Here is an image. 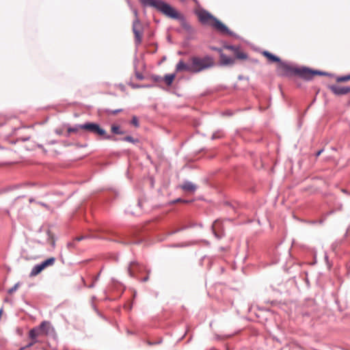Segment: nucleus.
Wrapping results in <instances>:
<instances>
[{"label": "nucleus", "mask_w": 350, "mask_h": 350, "mask_svg": "<svg viewBox=\"0 0 350 350\" xmlns=\"http://www.w3.org/2000/svg\"><path fill=\"white\" fill-rule=\"evenodd\" d=\"M215 65L213 57L205 55L204 57L193 55L189 58L187 63L180 59L176 65V72H187L196 74L208 70Z\"/></svg>", "instance_id": "1"}, {"label": "nucleus", "mask_w": 350, "mask_h": 350, "mask_svg": "<svg viewBox=\"0 0 350 350\" xmlns=\"http://www.w3.org/2000/svg\"><path fill=\"white\" fill-rule=\"evenodd\" d=\"M276 71L279 75L282 77L297 75L307 81L312 79L315 75L325 76L328 75L325 72L314 70L307 67L293 66L284 62H281L278 64Z\"/></svg>", "instance_id": "2"}, {"label": "nucleus", "mask_w": 350, "mask_h": 350, "mask_svg": "<svg viewBox=\"0 0 350 350\" xmlns=\"http://www.w3.org/2000/svg\"><path fill=\"white\" fill-rule=\"evenodd\" d=\"M145 6H150L157 9L158 11L173 19H177L182 21V25L185 29H190V25L185 21L183 15L178 12L170 4L162 0H139Z\"/></svg>", "instance_id": "3"}, {"label": "nucleus", "mask_w": 350, "mask_h": 350, "mask_svg": "<svg viewBox=\"0 0 350 350\" xmlns=\"http://www.w3.org/2000/svg\"><path fill=\"white\" fill-rule=\"evenodd\" d=\"M198 21L203 25L210 26L222 34L232 36L233 33L219 20L204 9L195 12Z\"/></svg>", "instance_id": "4"}, {"label": "nucleus", "mask_w": 350, "mask_h": 350, "mask_svg": "<svg viewBox=\"0 0 350 350\" xmlns=\"http://www.w3.org/2000/svg\"><path fill=\"white\" fill-rule=\"evenodd\" d=\"M83 131L99 136L105 139H113V137L107 135L106 131L95 122H87L83 124Z\"/></svg>", "instance_id": "5"}, {"label": "nucleus", "mask_w": 350, "mask_h": 350, "mask_svg": "<svg viewBox=\"0 0 350 350\" xmlns=\"http://www.w3.org/2000/svg\"><path fill=\"white\" fill-rule=\"evenodd\" d=\"M135 19L133 22L132 30L135 36V42L136 45H139L142 41L143 27L142 23L137 17V12L134 11Z\"/></svg>", "instance_id": "6"}, {"label": "nucleus", "mask_w": 350, "mask_h": 350, "mask_svg": "<svg viewBox=\"0 0 350 350\" xmlns=\"http://www.w3.org/2000/svg\"><path fill=\"white\" fill-rule=\"evenodd\" d=\"M143 270H146V267L136 261L131 262L127 269L129 275L132 278L135 277L137 272H142Z\"/></svg>", "instance_id": "7"}, {"label": "nucleus", "mask_w": 350, "mask_h": 350, "mask_svg": "<svg viewBox=\"0 0 350 350\" xmlns=\"http://www.w3.org/2000/svg\"><path fill=\"white\" fill-rule=\"evenodd\" d=\"M212 230L215 236L217 239H221L224 236V233L223 232V222L221 220H215L212 225Z\"/></svg>", "instance_id": "8"}, {"label": "nucleus", "mask_w": 350, "mask_h": 350, "mask_svg": "<svg viewBox=\"0 0 350 350\" xmlns=\"http://www.w3.org/2000/svg\"><path fill=\"white\" fill-rule=\"evenodd\" d=\"M329 88L335 95L337 96L345 95L350 92V86L332 85Z\"/></svg>", "instance_id": "9"}, {"label": "nucleus", "mask_w": 350, "mask_h": 350, "mask_svg": "<svg viewBox=\"0 0 350 350\" xmlns=\"http://www.w3.org/2000/svg\"><path fill=\"white\" fill-rule=\"evenodd\" d=\"M226 48L227 49L232 51L233 53L234 54L235 57L237 59H246L247 58V55L245 53L241 51L239 46H234V45H229V46H226Z\"/></svg>", "instance_id": "10"}, {"label": "nucleus", "mask_w": 350, "mask_h": 350, "mask_svg": "<svg viewBox=\"0 0 350 350\" xmlns=\"http://www.w3.org/2000/svg\"><path fill=\"white\" fill-rule=\"evenodd\" d=\"M41 336L44 335L36 327L31 329L29 332V338L31 340H33V342H38V338Z\"/></svg>", "instance_id": "11"}, {"label": "nucleus", "mask_w": 350, "mask_h": 350, "mask_svg": "<svg viewBox=\"0 0 350 350\" xmlns=\"http://www.w3.org/2000/svg\"><path fill=\"white\" fill-rule=\"evenodd\" d=\"M235 63V59L225 55L223 53H220V64L222 66H232Z\"/></svg>", "instance_id": "12"}, {"label": "nucleus", "mask_w": 350, "mask_h": 350, "mask_svg": "<svg viewBox=\"0 0 350 350\" xmlns=\"http://www.w3.org/2000/svg\"><path fill=\"white\" fill-rule=\"evenodd\" d=\"M262 55L265 56L270 63L277 62L278 64L282 62L280 58L267 51L262 52Z\"/></svg>", "instance_id": "13"}, {"label": "nucleus", "mask_w": 350, "mask_h": 350, "mask_svg": "<svg viewBox=\"0 0 350 350\" xmlns=\"http://www.w3.org/2000/svg\"><path fill=\"white\" fill-rule=\"evenodd\" d=\"M44 336H46L49 334V329L51 328V323L49 321H44L40 325L36 326Z\"/></svg>", "instance_id": "14"}, {"label": "nucleus", "mask_w": 350, "mask_h": 350, "mask_svg": "<svg viewBox=\"0 0 350 350\" xmlns=\"http://www.w3.org/2000/svg\"><path fill=\"white\" fill-rule=\"evenodd\" d=\"M180 188L185 191L192 193L194 192L197 189L196 186L189 181L184 182L183 184L180 186Z\"/></svg>", "instance_id": "15"}, {"label": "nucleus", "mask_w": 350, "mask_h": 350, "mask_svg": "<svg viewBox=\"0 0 350 350\" xmlns=\"http://www.w3.org/2000/svg\"><path fill=\"white\" fill-rule=\"evenodd\" d=\"M42 270V265L40 264L36 265L31 269L29 276L30 277H35L37 275H38Z\"/></svg>", "instance_id": "16"}, {"label": "nucleus", "mask_w": 350, "mask_h": 350, "mask_svg": "<svg viewBox=\"0 0 350 350\" xmlns=\"http://www.w3.org/2000/svg\"><path fill=\"white\" fill-rule=\"evenodd\" d=\"M83 124H75L74 126L68 127L67 129L68 135L72 133H77L80 130L83 131Z\"/></svg>", "instance_id": "17"}, {"label": "nucleus", "mask_w": 350, "mask_h": 350, "mask_svg": "<svg viewBox=\"0 0 350 350\" xmlns=\"http://www.w3.org/2000/svg\"><path fill=\"white\" fill-rule=\"evenodd\" d=\"M55 260H56L55 258L51 257V258L45 260L44 261L42 262L40 264L41 265H42V269H44L45 268H46L48 267L53 266L55 264Z\"/></svg>", "instance_id": "18"}, {"label": "nucleus", "mask_w": 350, "mask_h": 350, "mask_svg": "<svg viewBox=\"0 0 350 350\" xmlns=\"http://www.w3.org/2000/svg\"><path fill=\"white\" fill-rule=\"evenodd\" d=\"M175 77H176V74H174H174H168V75H165L163 80H164L165 83L167 84V85L170 86L172 84L173 81L175 79Z\"/></svg>", "instance_id": "19"}, {"label": "nucleus", "mask_w": 350, "mask_h": 350, "mask_svg": "<svg viewBox=\"0 0 350 350\" xmlns=\"http://www.w3.org/2000/svg\"><path fill=\"white\" fill-rule=\"evenodd\" d=\"M111 132L117 135H122L124 133L123 131L120 129V127L118 125L113 124L111 127Z\"/></svg>", "instance_id": "20"}, {"label": "nucleus", "mask_w": 350, "mask_h": 350, "mask_svg": "<svg viewBox=\"0 0 350 350\" xmlns=\"http://www.w3.org/2000/svg\"><path fill=\"white\" fill-rule=\"evenodd\" d=\"M122 141H125V142H131V143H133V144H136V143L139 142V139H134L131 136H126L124 138H122Z\"/></svg>", "instance_id": "21"}, {"label": "nucleus", "mask_w": 350, "mask_h": 350, "mask_svg": "<svg viewBox=\"0 0 350 350\" xmlns=\"http://www.w3.org/2000/svg\"><path fill=\"white\" fill-rule=\"evenodd\" d=\"M350 80V74L345 76L338 77L336 79L337 82H346Z\"/></svg>", "instance_id": "22"}, {"label": "nucleus", "mask_w": 350, "mask_h": 350, "mask_svg": "<svg viewBox=\"0 0 350 350\" xmlns=\"http://www.w3.org/2000/svg\"><path fill=\"white\" fill-rule=\"evenodd\" d=\"M19 286H20V283L19 282L15 284L14 286H12L10 289H8V293L9 294H12L14 292L17 291V289L18 288Z\"/></svg>", "instance_id": "23"}, {"label": "nucleus", "mask_w": 350, "mask_h": 350, "mask_svg": "<svg viewBox=\"0 0 350 350\" xmlns=\"http://www.w3.org/2000/svg\"><path fill=\"white\" fill-rule=\"evenodd\" d=\"M115 236H117L118 237V239L117 240L118 242L122 243L123 244H129L131 242L129 241L126 240L123 237L119 236L118 234H114Z\"/></svg>", "instance_id": "24"}, {"label": "nucleus", "mask_w": 350, "mask_h": 350, "mask_svg": "<svg viewBox=\"0 0 350 350\" xmlns=\"http://www.w3.org/2000/svg\"><path fill=\"white\" fill-rule=\"evenodd\" d=\"M121 111H122V109H118L116 110L106 109V113L111 115H116Z\"/></svg>", "instance_id": "25"}, {"label": "nucleus", "mask_w": 350, "mask_h": 350, "mask_svg": "<svg viewBox=\"0 0 350 350\" xmlns=\"http://www.w3.org/2000/svg\"><path fill=\"white\" fill-rule=\"evenodd\" d=\"M223 137V133L221 131L214 133L211 137L212 139H219Z\"/></svg>", "instance_id": "26"}, {"label": "nucleus", "mask_w": 350, "mask_h": 350, "mask_svg": "<svg viewBox=\"0 0 350 350\" xmlns=\"http://www.w3.org/2000/svg\"><path fill=\"white\" fill-rule=\"evenodd\" d=\"M196 226V224H191V225H190L189 226H184V227H183V228H180L176 229V230H174V231H172L170 234H172L176 233V232H179V231H181V230H183L187 229V228H189V227H193V226Z\"/></svg>", "instance_id": "27"}, {"label": "nucleus", "mask_w": 350, "mask_h": 350, "mask_svg": "<svg viewBox=\"0 0 350 350\" xmlns=\"http://www.w3.org/2000/svg\"><path fill=\"white\" fill-rule=\"evenodd\" d=\"M162 342V339L161 338H159V340H155V341H150V340H148L147 341V344L150 346L151 345H159Z\"/></svg>", "instance_id": "28"}, {"label": "nucleus", "mask_w": 350, "mask_h": 350, "mask_svg": "<svg viewBox=\"0 0 350 350\" xmlns=\"http://www.w3.org/2000/svg\"><path fill=\"white\" fill-rule=\"evenodd\" d=\"M131 124H133L135 127L139 126V121L136 116H133L131 120Z\"/></svg>", "instance_id": "29"}, {"label": "nucleus", "mask_w": 350, "mask_h": 350, "mask_svg": "<svg viewBox=\"0 0 350 350\" xmlns=\"http://www.w3.org/2000/svg\"><path fill=\"white\" fill-rule=\"evenodd\" d=\"M151 79L153 80V81L157 82V83L161 82L163 80V79L160 76H158V75H152L151 77Z\"/></svg>", "instance_id": "30"}, {"label": "nucleus", "mask_w": 350, "mask_h": 350, "mask_svg": "<svg viewBox=\"0 0 350 350\" xmlns=\"http://www.w3.org/2000/svg\"><path fill=\"white\" fill-rule=\"evenodd\" d=\"M145 271L147 272V275L146 277H144V278L141 279V281L143 282H147L149 280L148 275H149V273L150 272V271L147 269Z\"/></svg>", "instance_id": "31"}, {"label": "nucleus", "mask_w": 350, "mask_h": 350, "mask_svg": "<svg viewBox=\"0 0 350 350\" xmlns=\"http://www.w3.org/2000/svg\"><path fill=\"white\" fill-rule=\"evenodd\" d=\"M36 342H33V340H31V342L27 344L25 347L21 348L19 350H23L27 348H29L32 347L33 345H35Z\"/></svg>", "instance_id": "32"}, {"label": "nucleus", "mask_w": 350, "mask_h": 350, "mask_svg": "<svg viewBox=\"0 0 350 350\" xmlns=\"http://www.w3.org/2000/svg\"><path fill=\"white\" fill-rule=\"evenodd\" d=\"M136 77L139 80H142L144 79V76L141 73H139V72L136 73Z\"/></svg>", "instance_id": "33"}, {"label": "nucleus", "mask_w": 350, "mask_h": 350, "mask_svg": "<svg viewBox=\"0 0 350 350\" xmlns=\"http://www.w3.org/2000/svg\"><path fill=\"white\" fill-rule=\"evenodd\" d=\"M38 204H39L40 205H41L42 206H43V207H45V208H49V206H48L46 204L44 203V202H38Z\"/></svg>", "instance_id": "34"}, {"label": "nucleus", "mask_w": 350, "mask_h": 350, "mask_svg": "<svg viewBox=\"0 0 350 350\" xmlns=\"http://www.w3.org/2000/svg\"><path fill=\"white\" fill-rule=\"evenodd\" d=\"M323 151V149H322V150H319V151L316 153V157H319V156L321 154V152H322Z\"/></svg>", "instance_id": "35"}, {"label": "nucleus", "mask_w": 350, "mask_h": 350, "mask_svg": "<svg viewBox=\"0 0 350 350\" xmlns=\"http://www.w3.org/2000/svg\"><path fill=\"white\" fill-rule=\"evenodd\" d=\"M131 86L133 88H141L142 87L141 85H134V84H132Z\"/></svg>", "instance_id": "36"}, {"label": "nucleus", "mask_w": 350, "mask_h": 350, "mask_svg": "<svg viewBox=\"0 0 350 350\" xmlns=\"http://www.w3.org/2000/svg\"><path fill=\"white\" fill-rule=\"evenodd\" d=\"M83 239V237H77V238L75 239V240H76L77 241H81V240H82Z\"/></svg>", "instance_id": "37"}, {"label": "nucleus", "mask_w": 350, "mask_h": 350, "mask_svg": "<svg viewBox=\"0 0 350 350\" xmlns=\"http://www.w3.org/2000/svg\"><path fill=\"white\" fill-rule=\"evenodd\" d=\"M143 88H152V85H142Z\"/></svg>", "instance_id": "38"}, {"label": "nucleus", "mask_w": 350, "mask_h": 350, "mask_svg": "<svg viewBox=\"0 0 350 350\" xmlns=\"http://www.w3.org/2000/svg\"><path fill=\"white\" fill-rule=\"evenodd\" d=\"M72 245V243H68V247H70V246H71Z\"/></svg>", "instance_id": "39"}]
</instances>
